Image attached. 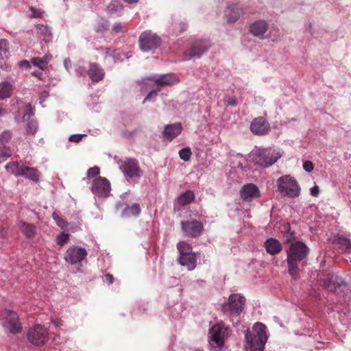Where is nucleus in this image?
<instances>
[{
    "instance_id": "f257e3e1",
    "label": "nucleus",
    "mask_w": 351,
    "mask_h": 351,
    "mask_svg": "<svg viewBox=\"0 0 351 351\" xmlns=\"http://www.w3.org/2000/svg\"><path fill=\"white\" fill-rule=\"evenodd\" d=\"M308 247L301 241H295L290 245L287 252V261L288 265V272L294 280L298 279V261L306 258L308 254Z\"/></svg>"
},
{
    "instance_id": "f03ea898",
    "label": "nucleus",
    "mask_w": 351,
    "mask_h": 351,
    "mask_svg": "<svg viewBox=\"0 0 351 351\" xmlns=\"http://www.w3.org/2000/svg\"><path fill=\"white\" fill-rule=\"evenodd\" d=\"M245 339L252 351H263L268 339L267 327L261 322L255 323L252 331L245 333Z\"/></svg>"
},
{
    "instance_id": "7ed1b4c3",
    "label": "nucleus",
    "mask_w": 351,
    "mask_h": 351,
    "mask_svg": "<svg viewBox=\"0 0 351 351\" xmlns=\"http://www.w3.org/2000/svg\"><path fill=\"white\" fill-rule=\"evenodd\" d=\"M245 303V298L242 295L231 294L228 302L221 305V310L232 322H234V318L239 321L238 318L243 311Z\"/></svg>"
},
{
    "instance_id": "20e7f679",
    "label": "nucleus",
    "mask_w": 351,
    "mask_h": 351,
    "mask_svg": "<svg viewBox=\"0 0 351 351\" xmlns=\"http://www.w3.org/2000/svg\"><path fill=\"white\" fill-rule=\"evenodd\" d=\"M282 153L280 149L271 147L257 149L253 156L255 164L262 167H268L274 164L280 157Z\"/></svg>"
},
{
    "instance_id": "39448f33",
    "label": "nucleus",
    "mask_w": 351,
    "mask_h": 351,
    "mask_svg": "<svg viewBox=\"0 0 351 351\" xmlns=\"http://www.w3.org/2000/svg\"><path fill=\"white\" fill-rule=\"evenodd\" d=\"M161 44L160 36L150 29L143 32L138 38L139 48L145 53L158 49Z\"/></svg>"
},
{
    "instance_id": "423d86ee",
    "label": "nucleus",
    "mask_w": 351,
    "mask_h": 351,
    "mask_svg": "<svg viewBox=\"0 0 351 351\" xmlns=\"http://www.w3.org/2000/svg\"><path fill=\"white\" fill-rule=\"evenodd\" d=\"M278 191L280 193L289 197H296L300 194V187L296 180L286 175L277 180Z\"/></svg>"
},
{
    "instance_id": "0eeeda50",
    "label": "nucleus",
    "mask_w": 351,
    "mask_h": 351,
    "mask_svg": "<svg viewBox=\"0 0 351 351\" xmlns=\"http://www.w3.org/2000/svg\"><path fill=\"white\" fill-rule=\"evenodd\" d=\"M210 47L207 40H197L191 44L189 49L184 52V61L200 58Z\"/></svg>"
},
{
    "instance_id": "6e6552de",
    "label": "nucleus",
    "mask_w": 351,
    "mask_h": 351,
    "mask_svg": "<svg viewBox=\"0 0 351 351\" xmlns=\"http://www.w3.org/2000/svg\"><path fill=\"white\" fill-rule=\"evenodd\" d=\"M27 339L35 346H43L49 339V332L45 326L36 324L28 330Z\"/></svg>"
},
{
    "instance_id": "1a4fd4ad",
    "label": "nucleus",
    "mask_w": 351,
    "mask_h": 351,
    "mask_svg": "<svg viewBox=\"0 0 351 351\" xmlns=\"http://www.w3.org/2000/svg\"><path fill=\"white\" fill-rule=\"evenodd\" d=\"M119 169L125 177L138 179L143 176V171L138 162L134 158H125L118 162Z\"/></svg>"
},
{
    "instance_id": "9d476101",
    "label": "nucleus",
    "mask_w": 351,
    "mask_h": 351,
    "mask_svg": "<svg viewBox=\"0 0 351 351\" xmlns=\"http://www.w3.org/2000/svg\"><path fill=\"white\" fill-rule=\"evenodd\" d=\"M325 288L330 291H333L339 295L344 293L347 289V284L339 276L334 274H329L323 280Z\"/></svg>"
},
{
    "instance_id": "9b49d317",
    "label": "nucleus",
    "mask_w": 351,
    "mask_h": 351,
    "mask_svg": "<svg viewBox=\"0 0 351 351\" xmlns=\"http://www.w3.org/2000/svg\"><path fill=\"white\" fill-rule=\"evenodd\" d=\"M88 253L85 248L77 245L69 247L64 254L65 261L71 265H80L86 257Z\"/></svg>"
},
{
    "instance_id": "f8f14e48",
    "label": "nucleus",
    "mask_w": 351,
    "mask_h": 351,
    "mask_svg": "<svg viewBox=\"0 0 351 351\" xmlns=\"http://www.w3.org/2000/svg\"><path fill=\"white\" fill-rule=\"evenodd\" d=\"M2 325L6 330L14 335L20 333L22 330L17 314L10 310L5 311Z\"/></svg>"
},
{
    "instance_id": "ddd939ff",
    "label": "nucleus",
    "mask_w": 351,
    "mask_h": 351,
    "mask_svg": "<svg viewBox=\"0 0 351 351\" xmlns=\"http://www.w3.org/2000/svg\"><path fill=\"white\" fill-rule=\"evenodd\" d=\"M230 335V329L223 323H217L209 330V337L218 346L223 345V341Z\"/></svg>"
},
{
    "instance_id": "4468645a",
    "label": "nucleus",
    "mask_w": 351,
    "mask_h": 351,
    "mask_svg": "<svg viewBox=\"0 0 351 351\" xmlns=\"http://www.w3.org/2000/svg\"><path fill=\"white\" fill-rule=\"evenodd\" d=\"M110 189V183L106 178L99 176L93 180L91 191L95 195L106 197Z\"/></svg>"
},
{
    "instance_id": "2eb2a0df",
    "label": "nucleus",
    "mask_w": 351,
    "mask_h": 351,
    "mask_svg": "<svg viewBox=\"0 0 351 351\" xmlns=\"http://www.w3.org/2000/svg\"><path fill=\"white\" fill-rule=\"evenodd\" d=\"M181 227L184 234L191 237L199 236L203 230L202 223L197 220L182 221Z\"/></svg>"
},
{
    "instance_id": "dca6fc26",
    "label": "nucleus",
    "mask_w": 351,
    "mask_h": 351,
    "mask_svg": "<svg viewBox=\"0 0 351 351\" xmlns=\"http://www.w3.org/2000/svg\"><path fill=\"white\" fill-rule=\"evenodd\" d=\"M244 13L243 5L241 3H230L225 10V15L229 23H234Z\"/></svg>"
},
{
    "instance_id": "f3484780",
    "label": "nucleus",
    "mask_w": 351,
    "mask_h": 351,
    "mask_svg": "<svg viewBox=\"0 0 351 351\" xmlns=\"http://www.w3.org/2000/svg\"><path fill=\"white\" fill-rule=\"evenodd\" d=\"M250 130L256 135H265L269 132L270 125L265 118L258 117L252 121Z\"/></svg>"
},
{
    "instance_id": "a211bd4d",
    "label": "nucleus",
    "mask_w": 351,
    "mask_h": 351,
    "mask_svg": "<svg viewBox=\"0 0 351 351\" xmlns=\"http://www.w3.org/2000/svg\"><path fill=\"white\" fill-rule=\"evenodd\" d=\"M149 80L154 82L158 86H169L178 81L174 74L167 73L162 75H152Z\"/></svg>"
},
{
    "instance_id": "6ab92c4d",
    "label": "nucleus",
    "mask_w": 351,
    "mask_h": 351,
    "mask_svg": "<svg viewBox=\"0 0 351 351\" xmlns=\"http://www.w3.org/2000/svg\"><path fill=\"white\" fill-rule=\"evenodd\" d=\"M268 23L265 20H257L254 21L249 26V32L256 37H261L267 31Z\"/></svg>"
},
{
    "instance_id": "aec40b11",
    "label": "nucleus",
    "mask_w": 351,
    "mask_h": 351,
    "mask_svg": "<svg viewBox=\"0 0 351 351\" xmlns=\"http://www.w3.org/2000/svg\"><path fill=\"white\" fill-rule=\"evenodd\" d=\"M182 131V125L180 123H175L165 126L162 136L169 141L176 138Z\"/></svg>"
},
{
    "instance_id": "412c9836",
    "label": "nucleus",
    "mask_w": 351,
    "mask_h": 351,
    "mask_svg": "<svg viewBox=\"0 0 351 351\" xmlns=\"http://www.w3.org/2000/svg\"><path fill=\"white\" fill-rule=\"evenodd\" d=\"M240 193L241 197L245 201H251L252 199L259 197L260 195L258 188L254 184L244 185Z\"/></svg>"
},
{
    "instance_id": "4be33fe9",
    "label": "nucleus",
    "mask_w": 351,
    "mask_h": 351,
    "mask_svg": "<svg viewBox=\"0 0 351 351\" xmlns=\"http://www.w3.org/2000/svg\"><path fill=\"white\" fill-rule=\"evenodd\" d=\"M88 75L94 83L102 80L105 76L103 68L97 63L93 62L89 64Z\"/></svg>"
},
{
    "instance_id": "5701e85b",
    "label": "nucleus",
    "mask_w": 351,
    "mask_h": 351,
    "mask_svg": "<svg viewBox=\"0 0 351 351\" xmlns=\"http://www.w3.org/2000/svg\"><path fill=\"white\" fill-rule=\"evenodd\" d=\"M266 252L270 255H276L282 250V245L279 241L274 238H269L264 243Z\"/></svg>"
},
{
    "instance_id": "b1692460",
    "label": "nucleus",
    "mask_w": 351,
    "mask_h": 351,
    "mask_svg": "<svg viewBox=\"0 0 351 351\" xmlns=\"http://www.w3.org/2000/svg\"><path fill=\"white\" fill-rule=\"evenodd\" d=\"M178 261L182 266L186 267L189 271H193L196 267L197 256L195 253L178 256Z\"/></svg>"
},
{
    "instance_id": "393cba45",
    "label": "nucleus",
    "mask_w": 351,
    "mask_h": 351,
    "mask_svg": "<svg viewBox=\"0 0 351 351\" xmlns=\"http://www.w3.org/2000/svg\"><path fill=\"white\" fill-rule=\"evenodd\" d=\"M20 176L25 177L29 180L38 182L40 180V173L33 167L23 166Z\"/></svg>"
},
{
    "instance_id": "a878e982",
    "label": "nucleus",
    "mask_w": 351,
    "mask_h": 351,
    "mask_svg": "<svg viewBox=\"0 0 351 351\" xmlns=\"http://www.w3.org/2000/svg\"><path fill=\"white\" fill-rule=\"evenodd\" d=\"M51 55L49 53L45 54L43 57H34L30 60V62L34 66L39 68L41 70L47 69V65L50 60L51 59Z\"/></svg>"
},
{
    "instance_id": "bb28decb",
    "label": "nucleus",
    "mask_w": 351,
    "mask_h": 351,
    "mask_svg": "<svg viewBox=\"0 0 351 351\" xmlns=\"http://www.w3.org/2000/svg\"><path fill=\"white\" fill-rule=\"evenodd\" d=\"M141 209L138 203H134L131 206L126 205L122 210L121 216L124 218L137 217L141 213Z\"/></svg>"
},
{
    "instance_id": "cd10ccee",
    "label": "nucleus",
    "mask_w": 351,
    "mask_h": 351,
    "mask_svg": "<svg viewBox=\"0 0 351 351\" xmlns=\"http://www.w3.org/2000/svg\"><path fill=\"white\" fill-rule=\"evenodd\" d=\"M38 30L40 38L41 40V43L45 42V44H47L52 40V33L50 27L47 25H39L38 26Z\"/></svg>"
},
{
    "instance_id": "c85d7f7f",
    "label": "nucleus",
    "mask_w": 351,
    "mask_h": 351,
    "mask_svg": "<svg viewBox=\"0 0 351 351\" xmlns=\"http://www.w3.org/2000/svg\"><path fill=\"white\" fill-rule=\"evenodd\" d=\"M123 10V5L118 1H111L107 7V12L110 16H119Z\"/></svg>"
},
{
    "instance_id": "c756f323",
    "label": "nucleus",
    "mask_w": 351,
    "mask_h": 351,
    "mask_svg": "<svg viewBox=\"0 0 351 351\" xmlns=\"http://www.w3.org/2000/svg\"><path fill=\"white\" fill-rule=\"evenodd\" d=\"M13 92L12 84L8 81L0 83V100L9 98Z\"/></svg>"
},
{
    "instance_id": "7c9ffc66",
    "label": "nucleus",
    "mask_w": 351,
    "mask_h": 351,
    "mask_svg": "<svg viewBox=\"0 0 351 351\" xmlns=\"http://www.w3.org/2000/svg\"><path fill=\"white\" fill-rule=\"evenodd\" d=\"M177 249L179 252V256H186L191 254H193L192 246L185 242V241H180L177 243Z\"/></svg>"
},
{
    "instance_id": "2f4dec72",
    "label": "nucleus",
    "mask_w": 351,
    "mask_h": 351,
    "mask_svg": "<svg viewBox=\"0 0 351 351\" xmlns=\"http://www.w3.org/2000/svg\"><path fill=\"white\" fill-rule=\"evenodd\" d=\"M194 198V193L192 191L188 190L179 196L178 202L179 204L184 206L191 203Z\"/></svg>"
},
{
    "instance_id": "473e14b6",
    "label": "nucleus",
    "mask_w": 351,
    "mask_h": 351,
    "mask_svg": "<svg viewBox=\"0 0 351 351\" xmlns=\"http://www.w3.org/2000/svg\"><path fill=\"white\" fill-rule=\"evenodd\" d=\"M22 167L23 166L19 165L18 162L12 161L7 164L5 166V168L10 173L13 174L16 176H20L22 171Z\"/></svg>"
},
{
    "instance_id": "72a5a7b5",
    "label": "nucleus",
    "mask_w": 351,
    "mask_h": 351,
    "mask_svg": "<svg viewBox=\"0 0 351 351\" xmlns=\"http://www.w3.org/2000/svg\"><path fill=\"white\" fill-rule=\"evenodd\" d=\"M23 107L24 108L25 112L21 113V111H18L16 119L22 116V121H27L34 114V112L32 109L30 104H25Z\"/></svg>"
},
{
    "instance_id": "f704fd0d",
    "label": "nucleus",
    "mask_w": 351,
    "mask_h": 351,
    "mask_svg": "<svg viewBox=\"0 0 351 351\" xmlns=\"http://www.w3.org/2000/svg\"><path fill=\"white\" fill-rule=\"evenodd\" d=\"M20 228L21 231L29 238L32 237L34 235L35 227L33 225L27 223L24 221L20 222Z\"/></svg>"
},
{
    "instance_id": "c9c22d12",
    "label": "nucleus",
    "mask_w": 351,
    "mask_h": 351,
    "mask_svg": "<svg viewBox=\"0 0 351 351\" xmlns=\"http://www.w3.org/2000/svg\"><path fill=\"white\" fill-rule=\"evenodd\" d=\"M11 149L6 145H0V163L6 160L11 156Z\"/></svg>"
},
{
    "instance_id": "e433bc0d",
    "label": "nucleus",
    "mask_w": 351,
    "mask_h": 351,
    "mask_svg": "<svg viewBox=\"0 0 351 351\" xmlns=\"http://www.w3.org/2000/svg\"><path fill=\"white\" fill-rule=\"evenodd\" d=\"M8 43L5 39L0 40V59H5L7 58L8 52Z\"/></svg>"
},
{
    "instance_id": "4c0bfd02",
    "label": "nucleus",
    "mask_w": 351,
    "mask_h": 351,
    "mask_svg": "<svg viewBox=\"0 0 351 351\" xmlns=\"http://www.w3.org/2000/svg\"><path fill=\"white\" fill-rule=\"evenodd\" d=\"M38 130V123L35 121H29L27 122L25 131L26 133L28 134H32L34 135Z\"/></svg>"
},
{
    "instance_id": "58836bf2",
    "label": "nucleus",
    "mask_w": 351,
    "mask_h": 351,
    "mask_svg": "<svg viewBox=\"0 0 351 351\" xmlns=\"http://www.w3.org/2000/svg\"><path fill=\"white\" fill-rule=\"evenodd\" d=\"M180 158L184 161H189L191 157L192 152L189 147L181 149L179 152Z\"/></svg>"
},
{
    "instance_id": "ea45409f",
    "label": "nucleus",
    "mask_w": 351,
    "mask_h": 351,
    "mask_svg": "<svg viewBox=\"0 0 351 351\" xmlns=\"http://www.w3.org/2000/svg\"><path fill=\"white\" fill-rule=\"evenodd\" d=\"M12 133L10 130H4L0 134V145H5L12 138Z\"/></svg>"
},
{
    "instance_id": "a19ab883",
    "label": "nucleus",
    "mask_w": 351,
    "mask_h": 351,
    "mask_svg": "<svg viewBox=\"0 0 351 351\" xmlns=\"http://www.w3.org/2000/svg\"><path fill=\"white\" fill-rule=\"evenodd\" d=\"M52 217L60 228L62 229H67L68 223L61 218L57 213H53L52 214Z\"/></svg>"
},
{
    "instance_id": "79ce46f5",
    "label": "nucleus",
    "mask_w": 351,
    "mask_h": 351,
    "mask_svg": "<svg viewBox=\"0 0 351 351\" xmlns=\"http://www.w3.org/2000/svg\"><path fill=\"white\" fill-rule=\"evenodd\" d=\"M337 243L343 247L346 250H351V241L344 237H339L337 239Z\"/></svg>"
},
{
    "instance_id": "37998d69",
    "label": "nucleus",
    "mask_w": 351,
    "mask_h": 351,
    "mask_svg": "<svg viewBox=\"0 0 351 351\" xmlns=\"http://www.w3.org/2000/svg\"><path fill=\"white\" fill-rule=\"evenodd\" d=\"M160 88H158L157 89L151 90L144 99L143 104H144L145 102L149 101H155L156 96L158 95V93L160 92Z\"/></svg>"
},
{
    "instance_id": "c03bdc74",
    "label": "nucleus",
    "mask_w": 351,
    "mask_h": 351,
    "mask_svg": "<svg viewBox=\"0 0 351 351\" xmlns=\"http://www.w3.org/2000/svg\"><path fill=\"white\" fill-rule=\"evenodd\" d=\"M69 240V235L66 233H60L57 237V243L60 246H63Z\"/></svg>"
},
{
    "instance_id": "a18cd8bd",
    "label": "nucleus",
    "mask_w": 351,
    "mask_h": 351,
    "mask_svg": "<svg viewBox=\"0 0 351 351\" xmlns=\"http://www.w3.org/2000/svg\"><path fill=\"white\" fill-rule=\"evenodd\" d=\"M130 56H131V55L128 56L124 53H121V52L116 50V52L114 53L112 59H113L114 62H117L122 61L123 60V58H129Z\"/></svg>"
},
{
    "instance_id": "49530a36",
    "label": "nucleus",
    "mask_w": 351,
    "mask_h": 351,
    "mask_svg": "<svg viewBox=\"0 0 351 351\" xmlns=\"http://www.w3.org/2000/svg\"><path fill=\"white\" fill-rule=\"evenodd\" d=\"M223 102L226 106H237V100H236L235 97L226 95L223 98Z\"/></svg>"
},
{
    "instance_id": "de8ad7c7",
    "label": "nucleus",
    "mask_w": 351,
    "mask_h": 351,
    "mask_svg": "<svg viewBox=\"0 0 351 351\" xmlns=\"http://www.w3.org/2000/svg\"><path fill=\"white\" fill-rule=\"evenodd\" d=\"M188 27V24L186 22H180L178 27L174 29V34L178 35L179 34H182L186 30Z\"/></svg>"
},
{
    "instance_id": "09e8293b",
    "label": "nucleus",
    "mask_w": 351,
    "mask_h": 351,
    "mask_svg": "<svg viewBox=\"0 0 351 351\" xmlns=\"http://www.w3.org/2000/svg\"><path fill=\"white\" fill-rule=\"evenodd\" d=\"M99 173V168L97 166L90 168L87 171V178L90 179Z\"/></svg>"
},
{
    "instance_id": "8fccbe9b",
    "label": "nucleus",
    "mask_w": 351,
    "mask_h": 351,
    "mask_svg": "<svg viewBox=\"0 0 351 351\" xmlns=\"http://www.w3.org/2000/svg\"><path fill=\"white\" fill-rule=\"evenodd\" d=\"M84 136H86V134H72L70 136L69 138V141H71V142H74V143H80L83 137Z\"/></svg>"
},
{
    "instance_id": "3c124183",
    "label": "nucleus",
    "mask_w": 351,
    "mask_h": 351,
    "mask_svg": "<svg viewBox=\"0 0 351 351\" xmlns=\"http://www.w3.org/2000/svg\"><path fill=\"white\" fill-rule=\"evenodd\" d=\"M75 71L78 76H85L86 73L88 74V70L82 66H77Z\"/></svg>"
},
{
    "instance_id": "603ef678",
    "label": "nucleus",
    "mask_w": 351,
    "mask_h": 351,
    "mask_svg": "<svg viewBox=\"0 0 351 351\" xmlns=\"http://www.w3.org/2000/svg\"><path fill=\"white\" fill-rule=\"evenodd\" d=\"M30 13L29 16L33 18L40 17L42 12L40 10H36L33 7H30L29 9Z\"/></svg>"
},
{
    "instance_id": "864d4df0",
    "label": "nucleus",
    "mask_w": 351,
    "mask_h": 351,
    "mask_svg": "<svg viewBox=\"0 0 351 351\" xmlns=\"http://www.w3.org/2000/svg\"><path fill=\"white\" fill-rule=\"evenodd\" d=\"M303 169L306 172L310 173L313 169V165L311 161L306 160L303 163Z\"/></svg>"
},
{
    "instance_id": "5fc2aeb1",
    "label": "nucleus",
    "mask_w": 351,
    "mask_h": 351,
    "mask_svg": "<svg viewBox=\"0 0 351 351\" xmlns=\"http://www.w3.org/2000/svg\"><path fill=\"white\" fill-rule=\"evenodd\" d=\"M112 29L115 33H120L123 32V26L120 23H116L112 25Z\"/></svg>"
},
{
    "instance_id": "6e6d98bb",
    "label": "nucleus",
    "mask_w": 351,
    "mask_h": 351,
    "mask_svg": "<svg viewBox=\"0 0 351 351\" xmlns=\"http://www.w3.org/2000/svg\"><path fill=\"white\" fill-rule=\"evenodd\" d=\"M105 53H104V58L107 59L108 58H113L114 53L116 52V50H113L111 48H106Z\"/></svg>"
},
{
    "instance_id": "4d7b16f0",
    "label": "nucleus",
    "mask_w": 351,
    "mask_h": 351,
    "mask_svg": "<svg viewBox=\"0 0 351 351\" xmlns=\"http://www.w3.org/2000/svg\"><path fill=\"white\" fill-rule=\"evenodd\" d=\"M103 281L108 285L112 284L114 281L113 276L110 274H106L103 277Z\"/></svg>"
},
{
    "instance_id": "13d9d810",
    "label": "nucleus",
    "mask_w": 351,
    "mask_h": 351,
    "mask_svg": "<svg viewBox=\"0 0 351 351\" xmlns=\"http://www.w3.org/2000/svg\"><path fill=\"white\" fill-rule=\"evenodd\" d=\"M48 96L49 93L47 90H44L43 92L41 93L40 104L43 108L45 107V106L43 104V102L48 97Z\"/></svg>"
},
{
    "instance_id": "bf43d9fd",
    "label": "nucleus",
    "mask_w": 351,
    "mask_h": 351,
    "mask_svg": "<svg viewBox=\"0 0 351 351\" xmlns=\"http://www.w3.org/2000/svg\"><path fill=\"white\" fill-rule=\"evenodd\" d=\"M319 194V188L318 186L315 185L311 189V195L313 197H317Z\"/></svg>"
},
{
    "instance_id": "052dcab7",
    "label": "nucleus",
    "mask_w": 351,
    "mask_h": 351,
    "mask_svg": "<svg viewBox=\"0 0 351 351\" xmlns=\"http://www.w3.org/2000/svg\"><path fill=\"white\" fill-rule=\"evenodd\" d=\"M64 66L68 72L70 71L71 69V62L69 58H66L64 60Z\"/></svg>"
},
{
    "instance_id": "680f3d73",
    "label": "nucleus",
    "mask_w": 351,
    "mask_h": 351,
    "mask_svg": "<svg viewBox=\"0 0 351 351\" xmlns=\"http://www.w3.org/2000/svg\"><path fill=\"white\" fill-rule=\"evenodd\" d=\"M30 64H31V62H29V61H27L26 60H23L19 62V66H20V67H22V68L28 69L30 67Z\"/></svg>"
},
{
    "instance_id": "e2e57ef3",
    "label": "nucleus",
    "mask_w": 351,
    "mask_h": 351,
    "mask_svg": "<svg viewBox=\"0 0 351 351\" xmlns=\"http://www.w3.org/2000/svg\"><path fill=\"white\" fill-rule=\"evenodd\" d=\"M33 75L39 77L40 79L42 78V75H43V73L39 71H34L33 72Z\"/></svg>"
},
{
    "instance_id": "0e129e2a",
    "label": "nucleus",
    "mask_w": 351,
    "mask_h": 351,
    "mask_svg": "<svg viewBox=\"0 0 351 351\" xmlns=\"http://www.w3.org/2000/svg\"><path fill=\"white\" fill-rule=\"evenodd\" d=\"M125 3L129 4H136L139 0H123Z\"/></svg>"
},
{
    "instance_id": "69168bd1",
    "label": "nucleus",
    "mask_w": 351,
    "mask_h": 351,
    "mask_svg": "<svg viewBox=\"0 0 351 351\" xmlns=\"http://www.w3.org/2000/svg\"><path fill=\"white\" fill-rule=\"evenodd\" d=\"M7 113L6 110L3 109L1 106H0V117H3L4 116L5 114Z\"/></svg>"
},
{
    "instance_id": "338daca9",
    "label": "nucleus",
    "mask_w": 351,
    "mask_h": 351,
    "mask_svg": "<svg viewBox=\"0 0 351 351\" xmlns=\"http://www.w3.org/2000/svg\"><path fill=\"white\" fill-rule=\"evenodd\" d=\"M53 324H54V325H55V326H56V328H58V327H59V326H60V325H59L58 324H57L56 322H53Z\"/></svg>"
},
{
    "instance_id": "774afa93",
    "label": "nucleus",
    "mask_w": 351,
    "mask_h": 351,
    "mask_svg": "<svg viewBox=\"0 0 351 351\" xmlns=\"http://www.w3.org/2000/svg\"><path fill=\"white\" fill-rule=\"evenodd\" d=\"M17 103H18V104H19V103H21V104H23V102L22 101V100H17Z\"/></svg>"
}]
</instances>
